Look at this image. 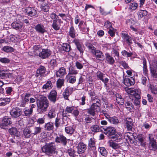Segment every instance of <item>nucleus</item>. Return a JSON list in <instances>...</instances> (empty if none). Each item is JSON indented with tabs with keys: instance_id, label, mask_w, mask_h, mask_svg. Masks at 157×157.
<instances>
[{
	"instance_id": "1",
	"label": "nucleus",
	"mask_w": 157,
	"mask_h": 157,
	"mask_svg": "<svg viewBox=\"0 0 157 157\" xmlns=\"http://www.w3.org/2000/svg\"><path fill=\"white\" fill-rule=\"evenodd\" d=\"M38 101L37 107L40 110V112L43 113L46 111L49 105V101L47 98L44 96H40Z\"/></svg>"
},
{
	"instance_id": "2",
	"label": "nucleus",
	"mask_w": 157,
	"mask_h": 157,
	"mask_svg": "<svg viewBox=\"0 0 157 157\" xmlns=\"http://www.w3.org/2000/svg\"><path fill=\"white\" fill-rule=\"evenodd\" d=\"M56 149V147L55 144L52 142L46 144L41 147L42 151L49 156L52 155L53 154H57Z\"/></svg>"
},
{
	"instance_id": "3",
	"label": "nucleus",
	"mask_w": 157,
	"mask_h": 157,
	"mask_svg": "<svg viewBox=\"0 0 157 157\" xmlns=\"http://www.w3.org/2000/svg\"><path fill=\"white\" fill-rule=\"evenodd\" d=\"M86 46L91 52L94 55L96 59L101 60L104 58V56L102 52L100 50H97L96 48L93 45L87 44Z\"/></svg>"
},
{
	"instance_id": "4",
	"label": "nucleus",
	"mask_w": 157,
	"mask_h": 157,
	"mask_svg": "<svg viewBox=\"0 0 157 157\" xmlns=\"http://www.w3.org/2000/svg\"><path fill=\"white\" fill-rule=\"evenodd\" d=\"M154 135L153 134H149L148 138L149 141V148L153 150L157 149V143L155 140L154 139Z\"/></svg>"
},
{
	"instance_id": "5",
	"label": "nucleus",
	"mask_w": 157,
	"mask_h": 157,
	"mask_svg": "<svg viewBox=\"0 0 157 157\" xmlns=\"http://www.w3.org/2000/svg\"><path fill=\"white\" fill-rule=\"evenodd\" d=\"M98 105H96L95 103H92L90 108L88 109V112L90 114L94 116L95 115V113L100 111V106Z\"/></svg>"
},
{
	"instance_id": "6",
	"label": "nucleus",
	"mask_w": 157,
	"mask_h": 157,
	"mask_svg": "<svg viewBox=\"0 0 157 157\" xmlns=\"http://www.w3.org/2000/svg\"><path fill=\"white\" fill-rule=\"evenodd\" d=\"M10 114L12 117L16 118L21 114V110L17 107H14L10 110Z\"/></svg>"
},
{
	"instance_id": "7",
	"label": "nucleus",
	"mask_w": 157,
	"mask_h": 157,
	"mask_svg": "<svg viewBox=\"0 0 157 157\" xmlns=\"http://www.w3.org/2000/svg\"><path fill=\"white\" fill-rule=\"evenodd\" d=\"M96 76L98 79L102 81L105 86L109 81V79L105 77V75L101 72L98 71L96 73Z\"/></svg>"
},
{
	"instance_id": "8",
	"label": "nucleus",
	"mask_w": 157,
	"mask_h": 157,
	"mask_svg": "<svg viewBox=\"0 0 157 157\" xmlns=\"http://www.w3.org/2000/svg\"><path fill=\"white\" fill-rule=\"evenodd\" d=\"M57 97V92L55 90H52L49 93L48 97L49 101L54 103L58 99Z\"/></svg>"
},
{
	"instance_id": "9",
	"label": "nucleus",
	"mask_w": 157,
	"mask_h": 157,
	"mask_svg": "<svg viewBox=\"0 0 157 157\" xmlns=\"http://www.w3.org/2000/svg\"><path fill=\"white\" fill-rule=\"evenodd\" d=\"M46 71L45 67L42 66H40L37 69L36 74V76L37 78H40L44 76Z\"/></svg>"
},
{
	"instance_id": "10",
	"label": "nucleus",
	"mask_w": 157,
	"mask_h": 157,
	"mask_svg": "<svg viewBox=\"0 0 157 157\" xmlns=\"http://www.w3.org/2000/svg\"><path fill=\"white\" fill-rule=\"evenodd\" d=\"M51 51L48 49H43L42 51L39 53V56L44 59L49 57L51 55Z\"/></svg>"
},
{
	"instance_id": "11",
	"label": "nucleus",
	"mask_w": 157,
	"mask_h": 157,
	"mask_svg": "<svg viewBox=\"0 0 157 157\" xmlns=\"http://www.w3.org/2000/svg\"><path fill=\"white\" fill-rule=\"evenodd\" d=\"M25 11L27 14L29 16L32 17L36 16L37 11L36 9L34 7H28L25 9Z\"/></svg>"
},
{
	"instance_id": "12",
	"label": "nucleus",
	"mask_w": 157,
	"mask_h": 157,
	"mask_svg": "<svg viewBox=\"0 0 157 157\" xmlns=\"http://www.w3.org/2000/svg\"><path fill=\"white\" fill-rule=\"evenodd\" d=\"M77 151L78 154H82L85 152L87 147L86 145L83 142H79L77 145Z\"/></svg>"
},
{
	"instance_id": "13",
	"label": "nucleus",
	"mask_w": 157,
	"mask_h": 157,
	"mask_svg": "<svg viewBox=\"0 0 157 157\" xmlns=\"http://www.w3.org/2000/svg\"><path fill=\"white\" fill-rule=\"evenodd\" d=\"M104 130V133L109 136H112L114 135L116 132L115 128L113 127L109 126L105 128H103Z\"/></svg>"
},
{
	"instance_id": "14",
	"label": "nucleus",
	"mask_w": 157,
	"mask_h": 157,
	"mask_svg": "<svg viewBox=\"0 0 157 157\" xmlns=\"http://www.w3.org/2000/svg\"><path fill=\"white\" fill-rule=\"evenodd\" d=\"M132 119L129 117H127L124 120V124L128 130L132 131L133 124Z\"/></svg>"
},
{
	"instance_id": "15",
	"label": "nucleus",
	"mask_w": 157,
	"mask_h": 157,
	"mask_svg": "<svg viewBox=\"0 0 157 157\" xmlns=\"http://www.w3.org/2000/svg\"><path fill=\"white\" fill-rule=\"evenodd\" d=\"M63 21L60 19L58 18L57 19H55L53 21L52 27L55 30H59L60 29V25Z\"/></svg>"
},
{
	"instance_id": "16",
	"label": "nucleus",
	"mask_w": 157,
	"mask_h": 157,
	"mask_svg": "<svg viewBox=\"0 0 157 157\" xmlns=\"http://www.w3.org/2000/svg\"><path fill=\"white\" fill-rule=\"evenodd\" d=\"M11 123V118H9L7 116H5L3 118L1 127L3 128L6 129V126L10 124Z\"/></svg>"
},
{
	"instance_id": "17",
	"label": "nucleus",
	"mask_w": 157,
	"mask_h": 157,
	"mask_svg": "<svg viewBox=\"0 0 157 157\" xmlns=\"http://www.w3.org/2000/svg\"><path fill=\"white\" fill-rule=\"evenodd\" d=\"M56 142L66 146L67 144L66 138L63 135H59L57 136L55 139Z\"/></svg>"
},
{
	"instance_id": "18",
	"label": "nucleus",
	"mask_w": 157,
	"mask_h": 157,
	"mask_svg": "<svg viewBox=\"0 0 157 157\" xmlns=\"http://www.w3.org/2000/svg\"><path fill=\"white\" fill-rule=\"evenodd\" d=\"M73 91L72 88L67 87L65 89L64 91L63 92V95L64 98L67 100H68V97L71 94Z\"/></svg>"
},
{
	"instance_id": "19",
	"label": "nucleus",
	"mask_w": 157,
	"mask_h": 157,
	"mask_svg": "<svg viewBox=\"0 0 157 157\" xmlns=\"http://www.w3.org/2000/svg\"><path fill=\"white\" fill-rule=\"evenodd\" d=\"M56 110L55 107L52 106L50 108L48 117L50 119L55 118L56 115Z\"/></svg>"
},
{
	"instance_id": "20",
	"label": "nucleus",
	"mask_w": 157,
	"mask_h": 157,
	"mask_svg": "<svg viewBox=\"0 0 157 157\" xmlns=\"http://www.w3.org/2000/svg\"><path fill=\"white\" fill-rule=\"evenodd\" d=\"M34 29L36 32L40 33L43 34L46 32L45 28L41 24H38L36 25L35 26Z\"/></svg>"
},
{
	"instance_id": "21",
	"label": "nucleus",
	"mask_w": 157,
	"mask_h": 157,
	"mask_svg": "<svg viewBox=\"0 0 157 157\" xmlns=\"http://www.w3.org/2000/svg\"><path fill=\"white\" fill-rule=\"evenodd\" d=\"M124 84L126 86H129L134 85L135 83V80L132 77L127 78L124 79Z\"/></svg>"
},
{
	"instance_id": "22",
	"label": "nucleus",
	"mask_w": 157,
	"mask_h": 157,
	"mask_svg": "<svg viewBox=\"0 0 157 157\" xmlns=\"http://www.w3.org/2000/svg\"><path fill=\"white\" fill-rule=\"evenodd\" d=\"M86 24H84L83 21H81L80 22L78 25V27L80 30L84 32V33H88L89 30V28H86Z\"/></svg>"
},
{
	"instance_id": "23",
	"label": "nucleus",
	"mask_w": 157,
	"mask_h": 157,
	"mask_svg": "<svg viewBox=\"0 0 157 157\" xmlns=\"http://www.w3.org/2000/svg\"><path fill=\"white\" fill-rule=\"evenodd\" d=\"M78 49L81 54L83 52V50L82 47V43L80 42V40L78 39H75L73 41Z\"/></svg>"
},
{
	"instance_id": "24",
	"label": "nucleus",
	"mask_w": 157,
	"mask_h": 157,
	"mask_svg": "<svg viewBox=\"0 0 157 157\" xmlns=\"http://www.w3.org/2000/svg\"><path fill=\"white\" fill-rule=\"evenodd\" d=\"M66 74V69L64 67L60 68L56 72V75L57 77L60 78H62Z\"/></svg>"
},
{
	"instance_id": "25",
	"label": "nucleus",
	"mask_w": 157,
	"mask_h": 157,
	"mask_svg": "<svg viewBox=\"0 0 157 157\" xmlns=\"http://www.w3.org/2000/svg\"><path fill=\"white\" fill-rule=\"evenodd\" d=\"M150 68L152 75L154 78H156L157 77V62L155 63Z\"/></svg>"
},
{
	"instance_id": "26",
	"label": "nucleus",
	"mask_w": 157,
	"mask_h": 157,
	"mask_svg": "<svg viewBox=\"0 0 157 157\" xmlns=\"http://www.w3.org/2000/svg\"><path fill=\"white\" fill-rule=\"evenodd\" d=\"M105 56L107 63L111 65L113 64L115 62V60L113 57L108 53H106Z\"/></svg>"
},
{
	"instance_id": "27",
	"label": "nucleus",
	"mask_w": 157,
	"mask_h": 157,
	"mask_svg": "<svg viewBox=\"0 0 157 157\" xmlns=\"http://www.w3.org/2000/svg\"><path fill=\"white\" fill-rule=\"evenodd\" d=\"M23 25V23L19 21H15L11 24V26L13 28L16 30L21 29Z\"/></svg>"
},
{
	"instance_id": "28",
	"label": "nucleus",
	"mask_w": 157,
	"mask_h": 157,
	"mask_svg": "<svg viewBox=\"0 0 157 157\" xmlns=\"http://www.w3.org/2000/svg\"><path fill=\"white\" fill-rule=\"evenodd\" d=\"M116 102L118 104L122 105L124 102V97L119 94L117 93L116 94Z\"/></svg>"
},
{
	"instance_id": "29",
	"label": "nucleus",
	"mask_w": 157,
	"mask_h": 157,
	"mask_svg": "<svg viewBox=\"0 0 157 157\" xmlns=\"http://www.w3.org/2000/svg\"><path fill=\"white\" fill-rule=\"evenodd\" d=\"M10 101V99L8 98H0V105L4 106L8 104Z\"/></svg>"
},
{
	"instance_id": "30",
	"label": "nucleus",
	"mask_w": 157,
	"mask_h": 157,
	"mask_svg": "<svg viewBox=\"0 0 157 157\" xmlns=\"http://www.w3.org/2000/svg\"><path fill=\"white\" fill-rule=\"evenodd\" d=\"M52 86V83L51 81L49 80L43 86L42 88L45 91H46L51 89Z\"/></svg>"
},
{
	"instance_id": "31",
	"label": "nucleus",
	"mask_w": 157,
	"mask_h": 157,
	"mask_svg": "<svg viewBox=\"0 0 157 157\" xmlns=\"http://www.w3.org/2000/svg\"><path fill=\"white\" fill-rule=\"evenodd\" d=\"M32 131L30 128H25L23 130V133L25 138H29L31 134Z\"/></svg>"
},
{
	"instance_id": "32",
	"label": "nucleus",
	"mask_w": 157,
	"mask_h": 157,
	"mask_svg": "<svg viewBox=\"0 0 157 157\" xmlns=\"http://www.w3.org/2000/svg\"><path fill=\"white\" fill-rule=\"evenodd\" d=\"M109 146L114 149H118L120 147V145L113 141H110L108 142Z\"/></svg>"
},
{
	"instance_id": "33",
	"label": "nucleus",
	"mask_w": 157,
	"mask_h": 157,
	"mask_svg": "<svg viewBox=\"0 0 157 157\" xmlns=\"http://www.w3.org/2000/svg\"><path fill=\"white\" fill-rule=\"evenodd\" d=\"M108 121L111 124L117 125L119 122L117 118L115 116H113L112 117H108Z\"/></svg>"
},
{
	"instance_id": "34",
	"label": "nucleus",
	"mask_w": 157,
	"mask_h": 157,
	"mask_svg": "<svg viewBox=\"0 0 157 157\" xmlns=\"http://www.w3.org/2000/svg\"><path fill=\"white\" fill-rule=\"evenodd\" d=\"M124 138L128 143H131L133 140V136L132 133L129 132L124 135Z\"/></svg>"
},
{
	"instance_id": "35",
	"label": "nucleus",
	"mask_w": 157,
	"mask_h": 157,
	"mask_svg": "<svg viewBox=\"0 0 157 157\" xmlns=\"http://www.w3.org/2000/svg\"><path fill=\"white\" fill-rule=\"evenodd\" d=\"M66 78L67 81L69 82L73 83L76 81V76L75 75H72L67 74L66 76Z\"/></svg>"
},
{
	"instance_id": "36",
	"label": "nucleus",
	"mask_w": 157,
	"mask_h": 157,
	"mask_svg": "<svg viewBox=\"0 0 157 157\" xmlns=\"http://www.w3.org/2000/svg\"><path fill=\"white\" fill-rule=\"evenodd\" d=\"M142 60L143 73L146 76H147L148 74V71L147 68L146 60L145 58H143Z\"/></svg>"
},
{
	"instance_id": "37",
	"label": "nucleus",
	"mask_w": 157,
	"mask_h": 157,
	"mask_svg": "<svg viewBox=\"0 0 157 157\" xmlns=\"http://www.w3.org/2000/svg\"><path fill=\"white\" fill-rule=\"evenodd\" d=\"M44 128L45 130L48 131L52 130L54 128L53 124L51 122H48L45 125Z\"/></svg>"
},
{
	"instance_id": "38",
	"label": "nucleus",
	"mask_w": 157,
	"mask_h": 157,
	"mask_svg": "<svg viewBox=\"0 0 157 157\" xmlns=\"http://www.w3.org/2000/svg\"><path fill=\"white\" fill-rule=\"evenodd\" d=\"M125 106L127 109L130 111H133L134 108L132 103L129 102L127 101L125 102Z\"/></svg>"
},
{
	"instance_id": "39",
	"label": "nucleus",
	"mask_w": 157,
	"mask_h": 157,
	"mask_svg": "<svg viewBox=\"0 0 157 157\" xmlns=\"http://www.w3.org/2000/svg\"><path fill=\"white\" fill-rule=\"evenodd\" d=\"M100 129V127L97 124L93 125L90 128V129L91 131L94 132H99Z\"/></svg>"
},
{
	"instance_id": "40",
	"label": "nucleus",
	"mask_w": 157,
	"mask_h": 157,
	"mask_svg": "<svg viewBox=\"0 0 157 157\" xmlns=\"http://www.w3.org/2000/svg\"><path fill=\"white\" fill-rule=\"evenodd\" d=\"M78 73V71L74 67L70 66L69 68L68 75H75Z\"/></svg>"
},
{
	"instance_id": "41",
	"label": "nucleus",
	"mask_w": 157,
	"mask_h": 157,
	"mask_svg": "<svg viewBox=\"0 0 157 157\" xmlns=\"http://www.w3.org/2000/svg\"><path fill=\"white\" fill-rule=\"evenodd\" d=\"M69 35L70 37L73 38H75L76 36V33L73 26L70 27L69 32Z\"/></svg>"
},
{
	"instance_id": "42",
	"label": "nucleus",
	"mask_w": 157,
	"mask_h": 157,
	"mask_svg": "<svg viewBox=\"0 0 157 157\" xmlns=\"http://www.w3.org/2000/svg\"><path fill=\"white\" fill-rule=\"evenodd\" d=\"M50 6V3H47L43 4H42V5L41 6L42 10L45 12H47L49 11Z\"/></svg>"
},
{
	"instance_id": "43",
	"label": "nucleus",
	"mask_w": 157,
	"mask_h": 157,
	"mask_svg": "<svg viewBox=\"0 0 157 157\" xmlns=\"http://www.w3.org/2000/svg\"><path fill=\"white\" fill-rule=\"evenodd\" d=\"M99 150L101 154L103 156L106 157L107 156L108 152L106 149L104 147H99Z\"/></svg>"
},
{
	"instance_id": "44",
	"label": "nucleus",
	"mask_w": 157,
	"mask_h": 157,
	"mask_svg": "<svg viewBox=\"0 0 157 157\" xmlns=\"http://www.w3.org/2000/svg\"><path fill=\"white\" fill-rule=\"evenodd\" d=\"M2 50L5 52L8 53L14 52V49L10 46H5L3 47Z\"/></svg>"
},
{
	"instance_id": "45",
	"label": "nucleus",
	"mask_w": 157,
	"mask_h": 157,
	"mask_svg": "<svg viewBox=\"0 0 157 157\" xmlns=\"http://www.w3.org/2000/svg\"><path fill=\"white\" fill-rule=\"evenodd\" d=\"M41 128L40 127H35L33 128L32 133L34 135H36L41 132Z\"/></svg>"
},
{
	"instance_id": "46",
	"label": "nucleus",
	"mask_w": 157,
	"mask_h": 157,
	"mask_svg": "<svg viewBox=\"0 0 157 157\" xmlns=\"http://www.w3.org/2000/svg\"><path fill=\"white\" fill-rule=\"evenodd\" d=\"M147 11L145 10H140L139 11L138 15L140 18L146 16L147 14Z\"/></svg>"
},
{
	"instance_id": "47",
	"label": "nucleus",
	"mask_w": 157,
	"mask_h": 157,
	"mask_svg": "<svg viewBox=\"0 0 157 157\" xmlns=\"http://www.w3.org/2000/svg\"><path fill=\"white\" fill-rule=\"evenodd\" d=\"M95 142L94 138H90L88 141V146L90 147H92L95 146Z\"/></svg>"
},
{
	"instance_id": "48",
	"label": "nucleus",
	"mask_w": 157,
	"mask_h": 157,
	"mask_svg": "<svg viewBox=\"0 0 157 157\" xmlns=\"http://www.w3.org/2000/svg\"><path fill=\"white\" fill-rule=\"evenodd\" d=\"M9 132L12 135L17 136H18V132L16 128H13L9 129Z\"/></svg>"
},
{
	"instance_id": "49",
	"label": "nucleus",
	"mask_w": 157,
	"mask_h": 157,
	"mask_svg": "<svg viewBox=\"0 0 157 157\" xmlns=\"http://www.w3.org/2000/svg\"><path fill=\"white\" fill-rule=\"evenodd\" d=\"M62 47L63 50L67 52H69L71 49L70 45L68 44H64Z\"/></svg>"
},
{
	"instance_id": "50",
	"label": "nucleus",
	"mask_w": 157,
	"mask_h": 157,
	"mask_svg": "<svg viewBox=\"0 0 157 157\" xmlns=\"http://www.w3.org/2000/svg\"><path fill=\"white\" fill-rule=\"evenodd\" d=\"M138 140L139 141L138 143L140 145L144 147L146 145V143L144 140L142 136H138Z\"/></svg>"
},
{
	"instance_id": "51",
	"label": "nucleus",
	"mask_w": 157,
	"mask_h": 157,
	"mask_svg": "<svg viewBox=\"0 0 157 157\" xmlns=\"http://www.w3.org/2000/svg\"><path fill=\"white\" fill-rule=\"evenodd\" d=\"M65 132L68 134H71L74 132V129L71 127H67L65 128Z\"/></svg>"
},
{
	"instance_id": "52",
	"label": "nucleus",
	"mask_w": 157,
	"mask_h": 157,
	"mask_svg": "<svg viewBox=\"0 0 157 157\" xmlns=\"http://www.w3.org/2000/svg\"><path fill=\"white\" fill-rule=\"evenodd\" d=\"M64 83V80L63 79H59L56 82V85L57 88H60L63 85Z\"/></svg>"
},
{
	"instance_id": "53",
	"label": "nucleus",
	"mask_w": 157,
	"mask_h": 157,
	"mask_svg": "<svg viewBox=\"0 0 157 157\" xmlns=\"http://www.w3.org/2000/svg\"><path fill=\"white\" fill-rule=\"evenodd\" d=\"M121 54L123 56L126 57H130L132 55V53L131 52H128L125 50H123L122 51Z\"/></svg>"
},
{
	"instance_id": "54",
	"label": "nucleus",
	"mask_w": 157,
	"mask_h": 157,
	"mask_svg": "<svg viewBox=\"0 0 157 157\" xmlns=\"http://www.w3.org/2000/svg\"><path fill=\"white\" fill-rule=\"evenodd\" d=\"M131 22L132 21L130 19L126 21V23L127 25H130L131 29L134 32H137V29L134 27L132 25H131Z\"/></svg>"
},
{
	"instance_id": "55",
	"label": "nucleus",
	"mask_w": 157,
	"mask_h": 157,
	"mask_svg": "<svg viewBox=\"0 0 157 157\" xmlns=\"http://www.w3.org/2000/svg\"><path fill=\"white\" fill-rule=\"evenodd\" d=\"M136 89L133 88H125V90L128 94H129L131 95L134 94V93H135V90Z\"/></svg>"
},
{
	"instance_id": "56",
	"label": "nucleus",
	"mask_w": 157,
	"mask_h": 157,
	"mask_svg": "<svg viewBox=\"0 0 157 157\" xmlns=\"http://www.w3.org/2000/svg\"><path fill=\"white\" fill-rule=\"evenodd\" d=\"M138 5L137 3L135 2L131 3L130 4L129 9L132 10H136L137 8Z\"/></svg>"
},
{
	"instance_id": "57",
	"label": "nucleus",
	"mask_w": 157,
	"mask_h": 157,
	"mask_svg": "<svg viewBox=\"0 0 157 157\" xmlns=\"http://www.w3.org/2000/svg\"><path fill=\"white\" fill-rule=\"evenodd\" d=\"M120 64L125 69H128L130 68L128 65V64L127 63L124 61H121L120 62Z\"/></svg>"
},
{
	"instance_id": "58",
	"label": "nucleus",
	"mask_w": 157,
	"mask_h": 157,
	"mask_svg": "<svg viewBox=\"0 0 157 157\" xmlns=\"http://www.w3.org/2000/svg\"><path fill=\"white\" fill-rule=\"evenodd\" d=\"M150 88L151 92L154 94H157V88L156 86L151 85Z\"/></svg>"
},
{
	"instance_id": "59",
	"label": "nucleus",
	"mask_w": 157,
	"mask_h": 157,
	"mask_svg": "<svg viewBox=\"0 0 157 157\" xmlns=\"http://www.w3.org/2000/svg\"><path fill=\"white\" fill-rule=\"evenodd\" d=\"M33 110L31 109H26L24 111V113L25 116L29 117L32 114Z\"/></svg>"
},
{
	"instance_id": "60",
	"label": "nucleus",
	"mask_w": 157,
	"mask_h": 157,
	"mask_svg": "<svg viewBox=\"0 0 157 157\" xmlns=\"http://www.w3.org/2000/svg\"><path fill=\"white\" fill-rule=\"evenodd\" d=\"M91 100L92 103H95L96 105H98V104L99 105H101V101L99 99L95 97L93 99H91Z\"/></svg>"
},
{
	"instance_id": "61",
	"label": "nucleus",
	"mask_w": 157,
	"mask_h": 157,
	"mask_svg": "<svg viewBox=\"0 0 157 157\" xmlns=\"http://www.w3.org/2000/svg\"><path fill=\"white\" fill-rule=\"evenodd\" d=\"M75 66L77 68L81 70L83 67V64L78 61H76L75 63Z\"/></svg>"
},
{
	"instance_id": "62",
	"label": "nucleus",
	"mask_w": 157,
	"mask_h": 157,
	"mask_svg": "<svg viewBox=\"0 0 157 157\" xmlns=\"http://www.w3.org/2000/svg\"><path fill=\"white\" fill-rule=\"evenodd\" d=\"M10 61V60L7 58H0V62L3 63H8Z\"/></svg>"
},
{
	"instance_id": "63",
	"label": "nucleus",
	"mask_w": 157,
	"mask_h": 157,
	"mask_svg": "<svg viewBox=\"0 0 157 157\" xmlns=\"http://www.w3.org/2000/svg\"><path fill=\"white\" fill-rule=\"evenodd\" d=\"M88 94L91 97V99L96 97V94L93 90L91 89L88 91Z\"/></svg>"
},
{
	"instance_id": "64",
	"label": "nucleus",
	"mask_w": 157,
	"mask_h": 157,
	"mask_svg": "<svg viewBox=\"0 0 157 157\" xmlns=\"http://www.w3.org/2000/svg\"><path fill=\"white\" fill-rule=\"evenodd\" d=\"M111 138L113 140L117 142L119 141L121 139V137L118 135H115L114 136H112Z\"/></svg>"
}]
</instances>
